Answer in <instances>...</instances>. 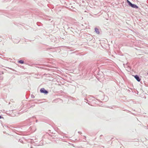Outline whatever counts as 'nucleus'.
Listing matches in <instances>:
<instances>
[{
	"mask_svg": "<svg viewBox=\"0 0 148 148\" xmlns=\"http://www.w3.org/2000/svg\"><path fill=\"white\" fill-rule=\"evenodd\" d=\"M95 31L97 34H99V29L97 28H95Z\"/></svg>",
	"mask_w": 148,
	"mask_h": 148,
	"instance_id": "7ed1b4c3",
	"label": "nucleus"
},
{
	"mask_svg": "<svg viewBox=\"0 0 148 148\" xmlns=\"http://www.w3.org/2000/svg\"><path fill=\"white\" fill-rule=\"evenodd\" d=\"M18 62L21 64H23L24 63V62L22 60H20L18 61Z\"/></svg>",
	"mask_w": 148,
	"mask_h": 148,
	"instance_id": "423d86ee",
	"label": "nucleus"
},
{
	"mask_svg": "<svg viewBox=\"0 0 148 148\" xmlns=\"http://www.w3.org/2000/svg\"><path fill=\"white\" fill-rule=\"evenodd\" d=\"M1 118V116L0 115V119Z\"/></svg>",
	"mask_w": 148,
	"mask_h": 148,
	"instance_id": "0eeeda50",
	"label": "nucleus"
},
{
	"mask_svg": "<svg viewBox=\"0 0 148 148\" xmlns=\"http://www.w3.org/2000/svg\"><path fill=\"white\" fill-rule=\"evenodd\" d=\"M40 91L41 92L44 93L45 94H47L48 93V92L45 90L44 88L41 89Z\"/></svg>",
	"mask_w": 148,
	"mask_h": 148,
	"instance_id": "f257e3e1",
	"label": "nucleus"
},
{
	"mask_svg": "<svg viewBox=\"0 0 148 148\" xmlns=\"http://www.w3.org/2000/svg\"><path fill=\"white\" fill-rule=\"evenodd\" d=\"M134 77L138 82H139L140 81V79L138 75H135Z\"/></svg>",
	"mask_w": 148,
	"mask_h": 148,
	"instance_id": "f03ea898",
	"label": "nucleus"
},
{
	"mask_svg": "<svg viewBox=\"0 0 148 148\" xmlns=\"http://www.w3.org/2000/svg\"><path fill=\"white\" fill-rule=\"evenodd\" d=\"M147 74L148 75V73H147Z\"/></svg>",
	"mask_w": 148,
	"mask_h": 148,
	"instance_id": "6e6552de",
	"label": "nucleus"
},
{
	"mask_svg": "<svg viewBox=\"0 0 148 148\" xmlns=\"http://www.w3.org/2000/svg\"><path fill=\"white\" fill-rule=\"evenodd\" d=\"M131 7L135 8H138V7L134 4H133V5L131 6Z\"/></svg>",
	"mask_w": 148,
	"mask_h": 148,
	"instance_id": "39448f33",
	"label": "nucleus"
},
{
	"mask_svg": "<svg viewBox=\"0 0 148 148\" xmlns=\"http://www.w3.org/2000/svg\"><path fill=\"white\" fill-rule=\"evenodd\" d=\"M127 2L128 3L129 5L130 6H132L133 5V4H132L128 0H127Z\"/></svg>",
	"mask_w": 148,
	"mask_h": 148,
	"instance_id": "20e7f679",
	"label": "nucleus"
}]
</instances>
